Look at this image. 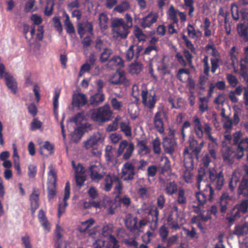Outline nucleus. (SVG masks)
Wrapping results in <instances>:
<instances>
[{
	"mask_svg": "<svg viewBox=\"0 0 248 248\" xmlns=\"http://www.w3.org/2000/svg\"><path fill=\"white\" fill-rule=\"evenodd\" d=\"M207 169L204 167H201L198 170V174L197 176V186L199 188L200 187V183L202 181L207 180L206 170Z\"/></svg>",
	"mask_w": 248,
	"mask_h": 248,
	"instance_id": "obj_45",
	"label": "nucleus"
},
{
	"mask_svg": "<svg viewBox=\"0 0 248 248\" xmlns=\"http://www.w3.org/2000/svg\"><path fill=\"white\" fill-rule=\"evenodd\" d=\"M100 139V138L96 136H91L90 139L84 142V147L86 149H92L93 153L94 155H97L99 153L97 147Z\"/></svg>",
	"mask_w": 248,
	"mask_h": 248,
	"instance_id": "obj_18",
	"label": "nucleus"
},
{
	"mask_svg": "<svg viewBox=\"0 0 248 248\" xmlns=\"http://www.w3.org/2000/svg\"><path fill=\"white\" fill-rule=\"evenodd\" d=\"M137 147L138 148V154L140 156L146 155L150 153V149L147 145V141L145 140H138Z\"/></svg>",
	"mask_w": 248,
	"mask_h": 248,
	"instance_id": "obj_30",
	"label": "nucleus"
},
{
	"mask_svg": "<svg viewBox=\"0 0 248 248\" xmlns=\"http://www.w3.org/2000/svg\"><path fill=\"white\" fill-rule=\"evenodd\" d=\"M90 177L94 182H99L105 175V172L102 166L99 163L97 164H93L89 167Z\"/></svg>",
	"mask_w": 248,
	"mask_h": 248,
	"instance_id": "obj_13",
	"label": "nucleus"
},
{
	"mask_svg": "<svg viewBox=\"0 0 248 248\" xmlns=\"http://www.w3.org/2000/svg\"><path fill=\"white\" fill-rule=\"evenodd\" d=\"M94 223V221L93 219H88L82 222L81 225L78 227V230L80 232H87L89 235L93 234L94 233L90 232V228Z\"/></svg>",
	"mask_w": 248,
	"mask_h": 248,
	"instance_id": "obj_33",
	"label": "nucleus"
},
{
	"mask_svg": "<svg viewBox=\"0 0 248 248\" xmlns=\"http://www.w3.org/2000/svg\"><path fill=\"white\" fill-rule=\"evenodd\" d=\"M185 222L183 213L179 210L178 207L174 206L172 208L171 213L167 218V224L172 229H180L181 226Z\"/></svg>",
	"mask_w": 248,
	"mask_h": 248,
	"instance_id": "obj_5",
	"label": "nucleus"
},
{
	"mask_svg": "<svg viewBox=\"0 0 248 248\" xmlns=\"http://www.w3.org/2000/svg\"><path fill=\"white\" fill-rule=\"evenodd\" d=\"M136 164L137 165L135 166V170L138 171H144L146 170V168L148 165V163L147 161L144 159H141L137 162Z\"/></svg>",
	"mask_w": 248,
	"mask_h": 248,
	"instance_id": "obj_62",
	"label": "nucleus"
},
{
	"mask_svg": "<svg viewBox=\"0 0 248 248\" xmlns=\"http://www.w3.org/2000/svg\"><path fill=\"white\" fill-rule=\"evenodd\" d=\"M108 17L105 14L101 13L99 17V25L101 28L105 29L107 27Z\"/></svg>",
	"mask_w": 248,
	"mask_h": 248,
	"instance_id": "obj_63",
	"label": "nucleus"
},
{
	"mask_svg": "<svg viewBox=\"0 0 248 248\" xmlns=\"http://www.w3.org/2000/svg\"><path fill=\"white\" fill-rule=\"evenodd\" d=\"M82 167H81L79 173L78 172V170H76L75 180L76 185L79 187L81 186L84 185L85 181L86 180L85 175L84 174V172H82Z\"/></svg>",
	"mask_w": 248,
	"mask_h": 248,
	"instance_id": "obj_41",
	"label": "nucleus"
},
{
	"mask_svg": "<svg viewBox=\"0 0 248 248\" xmlns=\"http://www.w3.org/2000/svg\"><path fill=\"white\" fill-rule=\"evenodd\" d=\"M237 151L236 152L233 151L231 148H228L223 153V159L224 161L228 162L229 163H232L234 157L238 159Z\"/></svg>",
	"mask_w": 248,
	"mask_h": 248,
	"instance_id": "obj_32",
	"label": "nucleus"
},
{
	"mask_svg": "<svg viewBox=\"0 0 248 248\" xmlns=\"http://www.w3.org/2000/svg\"><path fill=\"white\" fill-rule=\"evenodd\" d=\"M182 39L184 41L185 46L187 48V49L190 51L191 53L196 54V48L192 42L188 39L187 37L183 34L182 36Z\"/></svg>",
	"mask_w": 248,
	"mask_h": 248,
	"instance_id": "obj_53",
	"label": "nucleus"
},
{
	"mask_svg": "<svg viewBox=\"0 0 248 248\" xmlns=\"http://www.w3.org/2000/svg\"><path fill=\"white\" fill-rule=\"evenodd\" d=\"M193 123L195 133L198 138L202 139L203 133H204L209 140L213 142H216L217 139L214 138L212 135V128L209 123H204L203 128L200 118L197 116L193 117Z\"/></svg>",
	"mask_w": 248,
	"mask_h": 248,
	"instance_id": "obj_3",
	"label": "nucleus"
},
{
	"mask_svg": "<svg viewBox=\"0 0 248 248\" xmlns=\"http://www.w3.org/2000/svg\"><path fill=\"white\" fill-rule=\"evenodd\" d=\"M112 112L108 105H104L90 111L91 119L94 122L103 123L111 120Z\"/></svg>",
	"mask_w": 248,
	"mask_h": 248,
	"instance_id": "obj_4",
	"label": "nucleus"
},
{
	"mask_svg": "<svg viewBox=\"0 0 248 248\" xmlns=\"http://www.w3.org/2000/svg\"><path fill=\"white\" fill-rule=\"evenodd\" d=\"M134 33L139 42L145 40V35L141 29L140 28L137 27L134 30Z\"/></svg>",
	"mask_w": 248,
	"mask_h": 248,
	"instance_id": "obj_64",
	"label": "nucleus"
},
{
	"mask_svg": "<svg viewBox=\"0 0 248 248\" xmlns=\"http://www.w3.org/2000/svg\"><path fill=\"white\" fill-rule=\"evenodd\" d=\"M184 232L186 236L190 239H197L199 237V236L196 232L195 229L194 227H192V229L190 230L189 229H185Z\"/></svg>",
	"mask_w": 248,
	"mask_h": 248,
	"instance_id": "obj_61",
	"label": "nucleus"
},
{
	"mask_svg": "<svg viewBox=\"0 0 248 248\" xmlns=\"http://www.w3.org/2000/svg\"><path fill=\"white\" fill-rule=\"evenodd\" d=\"M124 65L123 61L118 56H114L108 62V65L111 69H114L118 66H122Z\"/></svg>",
	"mask_w": 248,
	"mask_h": 248,
	"instance_id": "obj_39",
	"label": "nucleus"
},
{
	"mask_svg": "<svg viewBox=\"0 0 248 248\" xmlns=\"http://www.w3.org/2000/svg\"><path fill=\"white\" fill-rule=\"evenodd\" d=\"M88 102L86 95L82 93H75L73 95L72 105L78 108L84 106Z\"/></svg>",
	"mask_w": 248,
	"mask_h": 248,
	"instance_id": "obj_21",
	"label": "nucleus"
},
{
	"mask_svg": "<svg viewBox=\"0 0 248 248\" xmlns=\"http://www.w3.org/2000/svg\"><path fill=\"white\" fill-rule=\"evenodd\" d=\"M60 90L59 89H56L55 91L54 95L53 96V111L55 115H57V109L58 108L59 103L58 99L60 95Z\"/></svg>",
	"mask_w": 248,
	"mask_h": 248,
	"instance_id": "obj_56",
	"label": "nucleus"
},
{
	"mask_svg": "<svg viewBox=\"0 0 248 248\" xmlns=\"http://www.w3.org/2000/svg\"><path fill=\"white\" fill-rule=\"evenodd\" d=\"M193 154L190 152L188 147H186L183 153L184 155V161L185 167L188 166L189 164V168L191 167H193Z\"/></svg>",
	"mask_w": 248,
	"mask_h": 248,
	"instance_id": "obj_35",
	"label": "nucleus"
},
{
	"mask_svg": "<svg viewBox=\"0 0 248 248\" xmlns=\"http://www.w3.org/2000/svg\"><path fill=\"white\" fill-rule=\"evenodd\" d=\"M164 113L162 111H157L154 117L153 123L156 131L161 134L164 133V126L163 119Z\"/></svg>",
	"mask_w": 248,
	"mask_h": 248,
	"instance_id": "obj_15",
	"label": "nucleus"
},
{
	"mask_svg": "<svg viewBox=\"0 0 248 248\" xmlns=\"http://www.w3.org/2000/svg\"><path fill=\"white\" fill-rule=\"evenodd\" d=\"M141 64L138 62L131 63L129 67V72L132 74H138L142 70Z\"/></svg>",
	"mask_w": 248,
	"mask_h": 248,
	"instance_id": "obj_54",
	"label": "nucleus"
},
{
	"mask_svg": "<svg viewBox=\"0 0 248 248\" xmlns=\"http://www.w3.org/2000/svg\"><path fill=\"white\" fill-rule=\"evenodd\" d=\"M135 166L130 161L124 163L122 168L121 177L126 181H131L134 179L136 174Z\"/></svg>",
	"mask_w": 248,
	"mask_h": 248,
	"instance_id": "obj_12",
	"label": "nucleus"
},
{
	"mask_svg": "<svg viewBox=\"0 0 248 248\" xmlns=\"http://www.w3.org/2000/svg\"><path fill=\"white\" fill-rule=\"evenodd\" d=\"M199 111L203 113L208 110V99L206 97H201L199 98Z\"/></svg>",
	"mask_w": 248,
	"mask_h": 248,
	"instance_id": "obj_49",
	"label": "nucleus"
},
{
	"mask_svg": "<svg viewBox=\"0 0 248 248\" xmlns=\"http://www.w3.org/2000/svg\"><path fill=\"white\" fill-rule=\"evenodd\" d=\"M177 183L175 181L170 182L167 184L165 188V192L169 196H171L178 192L179 188Z\"/></svg>",
	"mask_w": 248,
	"mask_h": 248,
	"instance_id": "obj_38",
	"label": "nucleus"
},
{
	"mask_svg": "<svg viewBox=\"0 0 248 248\" xmlns=\"http://www.w3.org/2000/svg\"><path fill=\"white\" fill-rule=\"evenodd\" d=\"M248 211V199H243L239 203L236 204L227 213L225 219L227 220L229 226L230 227L232 225L237 218L241 217Z\"/></svg>",
	"mask_w": 248,
	"mask_h": 248,
	"instance_id": "obj_1",
	"label": "nucleus"
},
{
	"mask_svg": "<svg viewBox=\"0 0 248 248\" xmlns=\"http://www.w3.org/2000/svg\"><path fill=\"white\" fill-rule=\"evenodd\" d=\"M65 30L67 33L71 34L75 32L74 27L70 20L69 16L66 14V18L64 21Z\"/></svg>",
	"mask_w": 248,
	"mask_h": 248,
	"instance_id": "obj_51",
	"label": "nucleus"
},
{
	"mask_svg": "<svg viewBox=\"0 0 248 248\" xmlns=\"http://www.w3.org/2000/svg\"><path fill=\"white\" fill-rule=\"evenodd\" d=\"M197 216H194L193 217H198V220L202 222H206L211 218V215L209 211H202L200 209L199 213H197Z\"/></svg>",
	"mask_w": 248,
	"mask_h": 248,
	"instance_id": "obj_50",
	"label": "nucleus"
},
{
	"mask_svg": "<svg viewBox=\"0 0 248 248\" xmlns=\"http://www.w3.org/2000/svg\"><path fill=\"white\" fill-rule=\"evenodd\" d=\"M161 142L158 137H156L152 141V146L154 153L155 154L159 155L161 153Z\"/></svg>",
	"mask_w": 248,
	"mask_h": 248,
	"instance_id": "obj_55",
	"label": "nucleus"
},
{
	"mask_svg": "<svg viewBox=\"0 0 248 248\" xmlns=\"http://www.w3.org/2000/svg\"><path fill=\"white\" fill-rule=\"evenodd\" d=\"M246 63L242 61V60H240V74L241 76L243 78L244 80L246 82H248V66L246 64Z\"/></svg>",
	"mask_w": 248,
	"mask_h": 248,
	"instance_id": "obj_44",
	"label": "nucleus"
},
{
	"mask_svg": "<svg viewBox=\"0 0 248 248\" xmlns=\"http://www.w3.org/2000/svg\"><path fill=\"white\" fill-rule=\"evenodd\" d=\"M158 18V15L156 13L150 12L146 16L142 18L141 22V26L143 28H150L155 23Z\"/></svg>",
	"mask_w": 248,
	"mask_h": 248,
	"instance_id": "obj_20",
	"label": "nucleus"
},
{
	"mask_svg": "<svg viewBox=\"0 0 248 248\" xmlns=\"http://www.w3.org/2000/svg\"><path fill=\"white\" fill-rule=\"evenodd\" d=\"M237 30L239 36L245 42H248V21L244 20L237 25Z\"/></svg>",
	"mask_w": 248,
	"mask_h": 248,
	"instance_id": "obj_25",
	"label": "nucleus"
},
{
	"mask_svg": "<svg viewBox=\"0 0 248 248\" xmlns=\"http://www.w3.org/2000/svg\"><path fill=\"white\" fill-rule=\"evenodd\" d=\"M238 194L243 195L244 197H248V179L246 177H243L239 184Z\"/></svg>",
	"mask_w": 248,
	"mask_h": 248,
	"instance_id": "obj_34",
	"label": "nucleus"
},
{
	"mask_svg": "<svg viewBox=\"0 0 248 248\" xmlns=\"http://www.w3.org/2000/svg\"><path fill=\"white\" fill-rule=\"evenodd\" d=\"M208 177L210 182V185L213 188L220 190L222 189L224 183L225 179L222 170H217L215 168L208 169Z\"/></svg>",
	"mask_w": 248,
	"mask_h": 248,
	"instance_id": "obj_6",
	"label": "nucleus"
},
{
	"mask_svg": "<svg viewBox=\"0 0 248 248\" xmlns=\"http://www.w3.org/2000/svg\"><path fill=\"white\" fill-rule=\"evenodd\" d=\"M105 94L103 92H97L90 96L89 104L93 106H98L105 100Z\"/></svg>",
	"mask_w": 248,
	"mask_h": 248,
	"instance_id": "obj_27",
	"label": "nucleus"
},
{
	"mask_svg": "<svg viewBox=\"0 0 248 248\" xmlns=\"http://www.w3.org/2000/svg\"><path fill=\"white\" fill-rule=\"evenodd\" d=\"M123 242L125 245L129 248H136L139 245L138 242L135 238H125L123 240Z\"/></svg>",
	"mask_w": 248,
	"mask_h": 248,
	"instance_id": "obj_58",
	"label": "nucleus"
},
{
	"mask_svg": "<svg viewBox=\"0 0 248 248\" xmlns=\"http://www.w3.org/2000/svg\"><path fill=\"white\" fill-rule=\"evenodd\" d=\"M226 79L230 85L232 87H236L238 83L236 77L232 74H227L226 75Z\"/></svg>",
	"mask_w": 248,
	"mask_h": 248,
	"instance_id": "obj_59",
	"label": "nucleus"
},
{
	"mask_svg": "<svg viewBox=\"0 0 248 248\" xmlns=\"http://www.w3.org/2000/svg\"><path fill=\"white\" fill-rule=\"evenodd\" d=\"M138 217H128L125 221V225L126 228L130 232H134L138 230Z\"/></svg>",
	"mask_w": 248,
	"mask_h": 248,
	"instance_id": "obj_36",
	"label": "nucleus"
},
{
	"mask_svg": "<svg viewBox=\"0 0 248 248\" xmlns=\"http://www.w3.org/2000/svg\"><path fill=\"white\" fill-rule=\"evenodd\" d=\"M148 220L151 223V228L155 230L157 228L159 211L156 207L151 208L148 213Z\"/></svg>",
	"mask_w": 248,
	"mask_h": 248,
	"instance_id": "obj_16",
	"label": "nucleus"
},
{
	"mask_svg": "<svg viewBox=\"0 0 248 248\" xmlns=\"http://www.w3.org/2000/svg\"><path fill=\"white\" fill-rule=\"evenodd\" d=\"M70 195V183L66 182L64 187V195L63 197V204H60L58 207V216L60 217L62 214L65 211V207L68 205L66 201L69 198Z\"/></svg>",
	"mask_w": 248,
	"mask_h": 248,
	"instance_id": "obj_19",
	"label": "nucleus"
},
{
	"mask_svg": "<svg viewBox=\"0 0 248 248\" xmlns=\"http://www.w3.org/2000/svg\"><path fill=\"white\" fill-rule=\"evenodd\" d=\"M184 56L179 52H177L175 55V57L177 62L182 66L186 67L187 65H189L191 68H193V56L190 51L185 48L183 50Z\"/></svg>",
	"mask_w": 248,
	"mask_h": 248,
	"instance_id": "obj_11",
	"label": "nucleus"
},
{
	"mask_svg": "<svg viewBox=\"0 0 248 248\" xmlns=\"http://www.w3.org/2000/svg\"><path fill=\"white\" fill-rule=\"evenodd\" d=\"M141 51V47L140 46L131 45L127 50L125 53V57L128 61H131L133 59H138Z\"/></svg>",
	"mask_w": 248,
	"mask_h": 248,
	"instance_id": "obj_22",
	"label": "nucleus"
},
{
	"mask_svg": "<svg viewBox=\"0 0 248 248\" xmlns=\"http://www.w3.org/2000/svg\"><path fill=\"white\" fill-rule=\"evenodd\" d=\"M112 50L110 48H105L103 49V52L101 53L100 56V61L101 62L104 63L108 62V59L112 54Z\"/></svg>",
	"mask_w": 248,
	"mask_h": 248,
	"instance_id": "obj_48",
	"label": "nucleus"
},
{
	"mask_svg": "<svg viewBox=\"0 0 248 248\" xmlns=\"http://www.w3.org/2000/svg\"><path fill=\"white\" fill-rule=\"evenodd\" d=\"M116 198L118 199L119 203L124 207H129L132 203L131 198L127 195L116 196Z\"/></svg>",
	"mask_w": 248,
	"mask_h": 248,
	"instance_id": "obj_46",
	"label": "nucleus"
},
{
	"mask_svg": "<svg viewBox=\"0 0 248 248\" xmlns=\"http://www.w3.org/2000/svg\"><path fill=\"white\" fill-rule=\"evenodd\" d=\"M231 201L232 199L227 192H223L219 200L221 213H225L226 212Z\"/></svg>",
	"mask_w": 248,
	"mask_h": 248,
	"instance_id": "obj_24",
	"label": "nucleus"
},
{
	"mask_svg": "<svg viewBox=\"0 0 248 248\" xmlns=\"http://www.w3.org/2000/svg\"><path fill=\"white\" fill-rule=\"evenodd\" d=\"M141 102L145 108L150 110L154 109L157 102L156 93L155 92L149 93L147 90H143L141 93Z\"/></svg>",
	"mask_w": 248,
	"mask_h": 248,
	"instance_id": "obj_10",
	"label": "nucleus"
},
{
	"mask_svg": "<svg viewBox=\"0 0 248 248\" xmlns=\"http://www.w3.org/2000/svg\"><path fill=\"white\" fill-rule=\"evenodd\" d=\"M85 132V128L83 127H78L72 134V140L75 142H78L81 139Z\"/></svg>",
	"mask_w": 248,
	"mask_h": 248,
	"instance_id": "obj_42",
	"label": "nucleus"
},
{
	"mask_svg": "<svg viewBox=\"0 0 248 248\" xmlns=\"http://www.w3.org/2000/svg\"><path fill=\"white\" fill-rule=\"evenodd\" d=\"M38 217L39 221L41 224L44 229L47 232H49L51 229V225L46 217L44 210L42 209L39 210Z\"/></svg>",
	"mask_w": 248,
	"mask_h": 248,
	"instance_id": "obj_29",
	"label": "nucleus"
},
{
	"mask_svg": "<svg viewBox=\"0 0 248 248\" xmlns=\"http://www.w3.org/2000/svg\"><path fill=\"white\" fill-rule=\"evenodd\" d=\"M214 195V188L210 185H206L203 190L196 192L195 194L196 200L198 202L197 205H193V211L195 213H198L203 206L209 201H211Z\"/></svg>",
	"mask_w": 248,
	"mask_h": 248,
	"instance_id": "obj_2",
	"label": "nucleus"
},
{
	"mask_svg": "<svg viewBox=\"0 0 248 248\" xmlns=\"http://www.w3.org/2000/svg\"><path fill=\"white\" fill-rule=\"evenodd\" d=\"M109 82L113 85H123L128 87L130 85L129 81L125 78L124 72H116L109 79Z\"/></svg>",
	"mask_w": 248,
	"mask_h": 248,
	"instance_id": "obj_14",
	"label": "nucleus"
},
{
	"mask_svg": "<svg viewBox=\"0 0 248 248\" xmlns=\"http://www.w3.org/2000/svg\"><path fill=\"white\" fill-rule=\"evenodd\" d=\"M238 159L241 158L244 155V151L248 150V138L242 139L237 146Z\"/></svg>",
	"mask_w": 248,
	"mask_h": 248,
	"instance_id": "obj_28",
	"label": "nucleus"
},
{
	"mask_svg": "<svg viewBox=\"0 0 248 248\" xmlns=\"http://www.w3.org/2000/svg\"><path fill=\"white\" fill-rule=\"evenodd\" d=\"M106 247V248H120V245L116 237L110 234L108 238Z\"/></svg>",
	"mask_w": 248,
	"mask_h": 248,
	"instance_id": "obj_43",
	"label": "nucleus"
},
{
	"mask_svg": "<svg viewBox=\"0 0 248 248\" xmlns=\"http://www.w3.org/2000/svg\"><path fill=\"white\" fill-rule=\"evenodd\" d=\"M130 8V4L127 1H124L120 4L117 5L114 10L118 13H123Z\"/></svg>",
	"mask_w": 248,
	"mask_h": 248,
	"instance_id": "obj_57",
	"label": "nucleus"
},
{
	"mask_svg": "<svg viewBox=\"0 0 248 248\" xmlns=\"http://www.w3.org/2000/svg\"><path fill=\"white\" fill-rule=\"evenodd\" d=\"M188 167H185L186 170L184 171L183 177L185 182L186 183H191L193 177V173L192 172L193 167L191 169H188Z\"/></svg>",
	"mask_w": 248,
	"mask_h": 248,
	"instance_id": "obj_47",
	"label": "nucleus"
},
{
	"mask_svg": "<svg viewBox=\"0 0 248 248\" xmlns=\"http://www.w3.org/2000/svg\"><path fill=\"white\" fill-rule=\"evenodd\" d=\"M119 180V177L113 175L107 174L105 176L104 179L103 189L106 192H109L111 190L112 186V184L116 181Z\"/></svg>",
	"mask_w": 248,
	"mask_h": 248,
	"instance_id": "obj_26",
	"label": "nucleus"
},
{
	"mask_svg": "<svg viewBox=\"0 0 248 248\" xmlns=\"http://www.w3.org/2000/svg\"><path fill=\"white\" fill-rule=\"evenodd\" d=\"M169 19L172 21L171 23L177 24L178 19L177 16V12L173 5H171L168 11Z\"/></svg>",
	"mask_w": 248,
	"mask_h": 248,
	"instance_id": "obj_52",
	"label": "nucleus"
},
{
	"mask_svg": "<svg viewBox=\"0 0 248 248\" xmlns=\"http://www.w3.org/2000/svg\"><path fill=\"white\" fill-rule=\"evenodd\" d=\"M47 174V198L49 201L54 199L56 195L57 171L52 166L48 167Z\"/></svg>",
	"mask_w": 248,
	"mask_h": 248,
	"instance_id": "obj_7",
	"label": "nucleus"
},
{
	"mask_svg": "<svg viewBox=\"0 0 248 248\" xmlns=\"http://www.w3.org/2000/svg\"><path fill=\"white\" fill-rule=\"evenodd\" d=\"M239 182L238 177L235 175H232V177L230 179L229 183V188L233 192L237 186V183Z\"/></svg>",
	"mask_w": 248,
	"mask_h": 248,
	"instance_id": "obj_60",
	"label": "nucleus"
},
{
	"mask_svg": "<svg viewBox=\"0 0 248 248\" xmlns=\"http://www.w3.org/2000/svg\"><path fill=\"white\" fill-rule=\"evenodd\" d=\"M5 84L8 89L14 93L17 92V83L13 76L10 73L6 72L4 75Z\"/></svg>",
	"mask_w": 248,
	"mask_h": 248,
	"instance_id": "obj_23",
	"label": "nucleus"
},
{
	"mask_svg": "<svg viewBox=\"0 0 248 248\" xmlns=\"http://www.w3.org/2000/svg\"><path fill=\"white\" fill-rule=\"evenodd\" d=\"M113 31L121 38H125L129 33V27L125 25L123 18H116L112 22Z\"/></svg>",
	"mask_w": 248,
	"mask_h": 248,
	"instance_id": "obj_8",
	"label": "nucleus"
},
{
	"mask_svg": "<svg viewBox=\"0 0 248 248\" xmlns=\"http://www.w3.org/2000/svg\"><path fill=\"white\" fill-rule=\"evenodd\" d=\"M134 150V144L132 142L128 143L127 140H124L119 144L117 152V156H120L123 154V159L127 160L131 157Z\"/></svg>",
	"mask_w": 248,
	"mask_h": 248,
	"instance_id": "obj_9",
	"label": "nucleus"
},
{
	"mask_svg": "<svg viewBox=\"0 0 248 248\" xmlns=\"http://www.w3.org/2000/svg\"><path fill=\"white\" fill-rule=\"evenodd\" d=\"M176 202L179 205H181L182 207H185L187 204V196L186 195L185 190L182 187L179 188Z\"/></svg>",
	"mask_w": 248,
	"mask_h": 248,
	"instance_id": "obj_31",
	"label": "nucleus"
},
{
	"mask_svg": "<svg viewBox=\"0 0 248 248\" xmlns=\"http://www.w3.org/2000/svg\"><path fill=\"white\" fill-rule=\"evenodd\" d=\"M189 147L188 149L192 153L195 155L196 157L198 158L199 153L201 152L202 149L204 144L203 141L198 143V141L193 137H190L189 139Z\"/></svg>",
	"mask_w": 248,
	"mask_h": 248,
	"instance_id": "obj_17",
	"label": "nucleus"
},
{
	"mask_svg": "<svg viewBox=\"0 0 248 248\" xmlns=\"http://www.w3.org/2000/svg\"><path fill=\"white\" fill-rule=\"evenodd\" d=\"M119 125L121 131L124 133L126 136L129 137L131 136V127L128 120L120 122Z\"/></svg>",
	"mask_w": 248,
	"mask_h": 248,
	"instance_id": "obj_40",
	"label": "nucleus"
},
{
	"mask_svg": "<svg viewBox=\"0 0 248 248\" xmlns=\"http://www.w3.org/2000/svg\"><path fill=\"white\" fill-rule=\"evenodd\" d=\"M175 142L173 140L168 138L163 139V146L164 150L168 153H172L174 152Z\"/></svg>",
	"mask_w": 248,
	"mask_h": 248,
	"instance_id": "obj_37",
	"label": "nucleus"
}]
</instances>
